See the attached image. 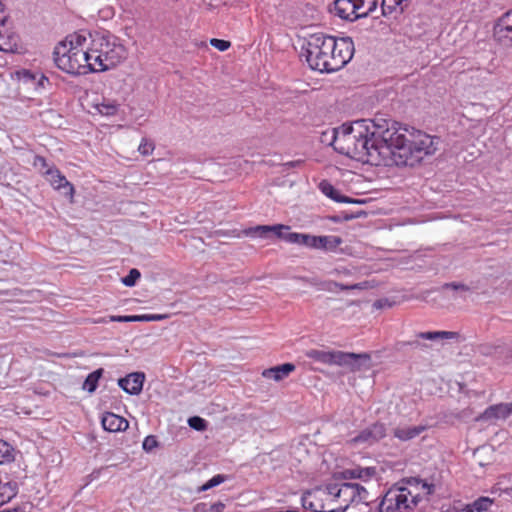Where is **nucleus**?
<instances>
[{"instance_id": "31", "label": "nucleus", "mask_w": 512, "mask_h": 512, "mask_svg": "<svg viewBox=\"0 0 512 512\" xmlns=\"http://www.w3.org/2000/svg\"><path fill=\"white\" fill-rule=\"evenodd\" d=\"M407 5L408 0H382V13L386 16L395 11L397 7H400V11L403 12Z\"/></svg>"}, {"instance_id": "47", "label": "nucleus", "mask_w": 512, "mask_h": 512, "mask_svg": "<svg viewBox=\"0 0 512 512\" xmlns=\"http://www.w3.org/2000/svg\"><path fill=\"white\" fill-rule=\"evenodd\" d=\"M361 214H365V213H364V212H361V213L356 214V215H354V214H347V213H345V214L343 215V217H342V218H343V220L348 221V220H351V219H354V218L360 217V215H361Z\"/></svg>"}, {"instance_id": "43", "label": "nucleus", "mask_w": 512, "mask_h": 512, "mask_svg": "<svg viewBox=\"0 0 512 512\" xmlns=\"http://www.w3.org/2000/svg\"><path fill=\"white\" fill-rule=\"evenodd\" d=\"M210 44L219 51H226L231 45L229 41L216 38L211 39Z\"/></svg>"}, {"instance_id": "10", "label": "nucleus", "mask_w": 512, "mask_h": 512, "mask_svg": "<svg viewBox=\"0 0 512 512\" xmlns=\"http://www.w3.org/2000/svg\"><path fill=\"white\" fill-rule=\"evenodd\" d=\"M333 11L339 18L351 22L364 17V13L358 14L355 0H335Z\"/></svg>"}, {"instance_id": "14", "label": "nucleus", "mask_w": 512, "mask_h": 512, "mask_svg": "<svg viewBox=\"0 0 512 512\" xmlns=\"http://www.w3.org/2000/svg\"><path fill=\"white\" fill-rule=\"evenodd\" d=\"M102 426L109 432L125 431L129 427V422L119 415L106 412L102 417Z\"/></svg>"}, {"instance_id": "42", "label": "nucleus", "mask_w": 512, "mask_h": 512, "mask_svg": "<svg viewBox=\"0 0 512 512\" xmlns=\"http://www.w3.org/2000/svg\"><path fill=\"white\" fill-rule=\"evenodd\" d=\"M158 442L155 436L149 435L143 441V449L147 452L152 451L155 447H157Z\"/></svg>"}, {"instance_id": "25", "label": "nucleus", "mask_w": 512, "mask_h": 512, "mask_svg": "<svg viewBox=\"0 0 512 512\" xmlns=\"http://www.w3.org/2000/svg\"><path fill=\"white\" fill-rule=\"evenodd\" d=\"M89 34L90 33L85 31L70 34L57 45H65L67 48L71 46V48H75V50L82 49L84 43L87 41V36H89Z\"/></svg>"}, {"instance_id": "45", "label": "nucleus", "mask_w": 512, "mask_h": 512, "mask_svg": "<svg viewBox=\"0 0 512 512\" xmlns=\"http://www.w3.org/2000/svg\"><path fill=\"white\" fill-rule=\"evenodd\" d=\"M302 164V161L301 160H296V161H289L285 164H283L284 167H286L287 169L288 168H294V167H298Z\"/></svg>"}, {"instance_id": "34", "label": "nucleus", "mask_w": 512, "mask_h": 512, "mask_svg": "<svg viewBox=\"0 0 512 512\" xmlns=\"http://www.w3.org/2000/svg\"><path fill=\"white\" fill-rule=\"evenodd\" d=\"M141 277V273L138 269L132 268L128 275L122 278V283L127 287H133L137 280Z\"/></svg>"}, {"instance_id": "41", "label": "nucleus", "mask_w": 512, "mask_h": 512, "mask_svg": "<svg viewBox=\"0 0 512 512\" xmlns=\"http://www.w3.org/2000/svg\"><path fill=\"white\" fill-rule=\"evenodd\" d=\"M154 150V144L151 141H148L147 139H142V142L140 143L138 147V151L142 155H149Z\"/></svg>"}, {"instance_id": "40", "label": "nucleus", "mask_w": 512, "mask_h": 512, "mask_svg": "<svg viewBox=\"0 0 512 512\" xmlns=\"http://www.w3.org/2000/svg\"><path fill=\"white\" fill-rule=\"evenodd\" d=\"M340 488V484L338 483H330L325 486L322 491L324 493H321V495H328V496H334L336 499H338V490Z\"/></svg>"}, {"instance_id": "13", "label": "nucleus", "mask_w": 512, "mask_h": 512, "mask_svg": "<svg viewBox=\"0 0 512 512\" xmlns=\"http://www.w3.org/2000/svg\"><path fill=\"white\" fill-rule=\"evenodd\" d=\"M144 373L135 372L118 380V385L130 395H138L143 389Z\"/></svg>"}, {"instance_id": "33", "label": "nucleus", "mask_w": 512, "mask_h": 512, "mask_svg": "<svg viewBox=\"0 0 512 512\" xmlns=\"http://www.w3.org/2000/svg\"><path fill=\"white\" fill-rule=\"evenodd\" d=\"M355 4L357 6L358 14L364 13V17H366L370 12L375 10L377 6L376 0H355Z\"/></svg>"}, {"instance_id": "8", "label": "nucleus", "mask_w": 512, "mask_h": 512, "mask_svg": "<svg viewBox=\"0 0 512 512\" xmlns=\"http://www.w3.org/2000/svg\"><path fill=\"white\" fill-rule=\"evenodd\" d=\"M386 436V427L383 423L376 422L361 430L349 442L352 445L371 446Z\"/></svg>"}, {"instance_id": "50", "label": "nucleus", "mask_w": 512, "mask_h": 512, "mask_svg": "<svg viewBox=\"0 0 512 512\" xmlns=\"http://www.w3.org/2000/svg\"><path fill=\"white\" fill-rule=\"evenodd\" d=\"M0 512H18L17 508H13V509H4V510H1Z\"/></svg>"}, {"instance_id": "16", "label": "nucleus", "mask_w": 512, "mask_h": 512, "mask_svg": "<svg viewBox=\"0 0 512 512\" xmlns=\"http://www.w3.org/2000/svg\"><path fill=\"white\" fill-rule=\"evenodd\" d=\"M316 238L317 236L315 235L291 232L290 230L285 231L283 236V240L286 241L287 243L305 246L310 249H315Z\"/></svg>"}, {"instance_id": "4", "label": "nucleus", "mask_w": 512, "mask_h": 512, "mask_svg": "<svg viewBox=\"0 0 512 512\" xmlns=\"http://www.w3.org/2000/svg\"><path fill=\"white\" fill-rule=\"evenodd\" d=\"M91 38L90 50L93 53L95 72L106 71L126 58L125 47L117 41V38L105 33L89 34Z\"/></svg>"}, {"instance_id": "7", "label": "nucleus", "mask_w": 512, "mask_h": 512, "mask_svg": "<svg viewBox=\"0 0 512 512\" xmlns=\"http://www.w3.org/2000/svg\"><path fill=\"white\" fill-rule=\"evenodd\" d=\"M362 493H367L365 488L357 483H341L338 490V499L342 503L335 507L338 512H345L351 503H359L362 500Z\"/></svg>"}, {"instance_id": "19", "label": "nucleus", "mask_w": 512, "mask_h": 512, "mask_svg": "<svg viewBox=\"0 0 512 512\" xmlns=\"http://www.w3.org/2000/svg\"><path fill=\"white\" fill-rule=\"evenodd\" d=\"M510 11H507L494 26V37L499 42H505L509 39V34L512 32V26L508 24Z\"/></svg>"}, {"instance_id": "2", "label": "nucleus", "mask_w": 512, "mask_h": 512, "mask_svg": "<svg viewBox=\"0 0 512 512\" xmlns=\"http://www.w3.org/2000/svg\"><path fill=\"white\" fill-rule=\"evenodd\" d=\"M354 55V43L350 37L336 39L323 32L304 37L302 56L309 67L319 72H334L344 67Z\"/></svg>"}, {"instance_id": "44", "label": "nucleus", "mask_w": 512, "mask_h": 512, "mask_svg": "<svg viewBox=\"0 0 512 512\" xmlns=\"http://www.w3.org/2000/svg\"><path fill=\"white\" fill-rule=\"evenodd\" d=\"M405 345H408V346H411L413 348H423V347H427V345L425 344H422L419 340H413V341H408L406 343H404Z\"/></svg>"}, {"instance_id": "18", "label": "nucleus", "mask_w": 512, "mask_h": 512, "mask_svg": "<svg viewBox=\"0 0 512 512\" xmlns=\"http://www.w3.org/2000/svg\"><path fill=\"white\" fill-rule=\"evenodd\" d=\"M295 370V365L292 363H284L269 369H265L262 373L263 377L280 381L286 378L291 372Z\"/></svg>"}, {"instance_id": "26", "label": "nucleus", "mask_w": 512, "mask_h": 512, "mask_svg": "<svg viewBox=\"0 0 512 512\" xmlns=\"http://www.w3.org/2000/svg\"><path fill=\"white\" fill-rule=\"evenodd\" d=\"M459 334L457 332L452 331H427V332H419L416 337L424 340H448V339H456Z\"/></svg>"}, {"instance_id": "48", "label": "nucleus", "mask_w": 512, "mask_h": 512, "mask_svg": "<svg viewBox=\"0 0 512 512\" xmlns=\"http://www.w3.org/2000/svg\"><path fill=\"white\" fill-rule=\"evenodd\" d=\"M4 12V4L0 1V13ZM6 16H0V24L4 27Z\"/></svg>"}, {"instance_id": "36", "label": "nucleus", "mask_w": 512, "mask_h": 512, "mask_svg": "<svg viewBox=\"0 0 512 512\" xmlns=\"http://www.w3.org/2000/svg\"><path fill=\"white\" fill-rule=\"evenodd\" d=\"M335 288H339L341 290H353V289H360V284H353V285H345L341 284L335 281H329L326 283L325 289L328 291H334Z\"/></svg>"}, {"instance_id": "12", "label": "nucleus", "mask_w": 512, "mask_h": 512, "mask_svg": "<svg viewBox=\"0 0 512 512\" xmlns=\"http://www.w3.org/2000/svg\"><path fill=\"white\" fill-rule=\"evenodd\" d=\"M322 488H317L312 491H307L302 496V506L305 510L310 512H338V509L324 510L323 500L321 498Z\"/></svg>"}, {"instance_id": "49", "label": "nucleus", "mask_w": 512, "mask_h": 512, "mask_svg": "<svg viewBox=\"0 0 512 512\" xmlns=\"http://www.w3.org/2000/svg\"><path fill=\"white\" fill-rule=\"evenodd\" d=\"M44 82H48V78L46 76L42 75L39 80V85L44 86Z\"/></svg>"}, {"instance_id": "17", "label": "nucleus", "mask_w": 512, "mask_h": 512, "mask_svg": "<svg viewBox=\"0 0 512 512\" xmlns=\"http://www.w3.org/2000/svg\"><path fill=\"white\" fill-rule=\"evenodd\" d=\"M319 189L321 192L329 197L330 199L334 200L335 202L339 203H361L362 201L357 199H352L348 196L341 195L340 192L328 181L323 180L319 184Z\"/></svg>"}, {"instance_id": "39", "label": "nucleus", "mask_w": 512, "mask_h": 512, "mask_svg": "<svg viewBox=\"0 0 512 512\" xmlns=\"http://www.w3.org/2000/svg\"><path fill=\"white\" fill-rule=\"evenodd\" d=\"M33 166L38 169L43 175L44 171L48 168H55L54 166H49L46 159L43 156L35 155L33 160Z\"/></svg>"}, {"instance_id": "37", "label": "nucleus", "mask_w": 512, "mask_h": 512, "mask_svg": "<svg viewBox=\"0 0 512 512\" xmlns=\"http://www.w3.org/2000/svg\"><path fill=\"white\" fill-rule=\"evenodd\" d=\"M224 481H225V476L221 475V474H217V475L213 476L210 480H208L205 484H203L199 488V491H206L210 488H213V487L223 483Z\"/></svg>"}, {"instance_id": "38", "label": "nucleus", "mask_w": 512, "mask_h": 512, "mask_svg": "<svg viewBox=\"0 0 512 512\" xmlns=\"http://www.w3.org/2000/svg\"><path fill=\"white\" fill-rule=\"evenodd\" d=\"M188 424L191 428L197 431H204L207 427V422L199 416H193L188 419Z\"/></svg>"}, {"instance_id": "5", "label": "nucleus", "mask_w": 512, "mask_h": 512, "mask_svg": "<svg viewBox=\"0 0 512 512\" xmlns=\"http://www.w3.org/2000/svg\"><path fill=\"white\" fill-rule=\"evenodd\" d=\"M93 53L90 47L88 50L66 47L65 45H56L53 51V59L56 66L72 75H82L88 72H95L96 65L92 62Z\"/></svg>"}, {"instance_id": "32", "label": "nucleus", "mask_w": 512, "mask_h": 512, "mask_svg": "<svg viewBox=\"0 0 512 512\" xmlns=\"http://www.w3.org/2000/svg\"><path fill=\"white\" fill-rule=\"evenodd\" d=\"M98 112L105 116H113L118 112L119 105L115 101H107L99 103L96 106Z\"/></svg>"}, {"instance_id": "11", "label": "nucleus", "mask_w": 512, "mask_h": 512, "mask_svg": "<svg viewBox=\"0 0 512 512\" xmlns=\"http://www.w3.org/2000/svg\"><path fill=\"white\" fill-rule=\"evenodd\" d=\"M44 175L47 177L50 184L54 189L62 192L63 195L73 197L74 187L73 185L66 179L64 175L55 167L48 168L44 171Z\"/></svg>"}, {"instance_id": "29", "label": "nucleus", "mask_w": 512, "mask_h": 512, "mask_svg": "<svg viewBox=\"0 0 512 512\" xmlns=\"http://www.w3.org/2000/svg\"><path fill=\"white\" fill-rule=\"evenodd\" d=\"M103 372H104L103 368H99V369H96L95 371L91 372L86 377L85 381L83 382V385H82L83 390H85L89 393H93L98 387V382H99L100 378L102 377Z\"/></svg>"}, {"instance_id": "46", "label": "nucleus", "mask_w": 512, "mask_h": 512, "mask_svg": "<svg viewBox=\"0 0 512 512\" xmlns=\"http://www.w3.org/2000/svg\"><path fill=\"white\" fill-rule=\"evenodd\" d=\"M225 508V505L221 502H217L211 506L213 512H221Z\"/></svg>"}, {"instance_id": "23", "label": "nucleus", "mask_w": 512, "mask_h": 512, "mask_svg": "<svg viewBox=\"0 0 512 512\" xmlns=\"http://www.w3.org/2000/svg\"><path fill=\"white\" fill-rule=\"evenodd\" d=\"M425 430V426H403L397 427L393 431V435L401 441H408L416 438Z\"/></svg>"}, {"instance_id": "15", "label": "nucleus", "mask_w": 512, "mask_h": 512, "mask_svg": "<svg viewBox=\"0 0 512 512\" xmlns=\"http://www.w3.org/2000/svg\"><path fill=\"white\" fill-rule=\"evenodd\" d=\"M512 411V404H498L488 407L480 416L479 420L493 421L507 418Z\"/></svg>"}, {"instance_id": "52", "label": "nucleus", "mask_w": 512, "mask_h": 512, "mask_svg": "<svg viewBox=\"0 0 512 512\" xmlns=\"http://www.w3.org/2000/svg\"><path fill=\"white\" fill-rule=\"evenodd\" d=\"M375 306H377V307H381L380 301H377V302L375 303Z\"/></svg>"}, {"instance_id": "20", "label": "nucleus", "mask_w": 512, "mask_h": 512, "mask_svg": "<svg viewBox=\"0 0 512 512\" xmlns=\"http://www.w3.org/2000/svg\"><path fill=\"white\" fill-rule=\"evenodd\" d=\"M376 474V469L374 467H355L351 469H345L341 472L343 479H361L368 480Z\"/></svg>"}, {"instance_id": "1", "label": "nucleus", "mask_w": 512, "mask_h": 512, "mask_svg": "<svg viewBox=\"0 0 512 512\" xmlns=\"http://www.w3.org/2000/svg\"><path fill=\"white\" fill-rule=\"evenodd\" d=\"M330 144L350 158L376 166H415L437 150L438 138L385 119H361L333 128Z\"/></svg>"}, {"instance_id": "53", "label": "nucleus", "mask_w": 512, "mask_h": 512, "mask_svg": "<svg viewBox=\"0 0 512 512\" xmlns=\"http://www.w3.org/2000/svg\"><path fill=\"white\" fill-rule=\"evenodd\" d=\"M285 512H294L293 510H286Z\"/></svg>"}, {"instance_id": "22", "label": "nucleus", "mask_w": 512, "mask_h": 512, "mask_svg": "<svg viewBox=\"0 0 512 512\" xmlns=\"http://www.w3.org/2000/svg\"><path fill=\"white\" fill-rule=\"evenodd\" d=\"M343 242L342 238L334 235L317 236L315 249L323 251H335Z\"/></svg>"}, {"instance_id": "30", "label": "nucleus", "mask_w": 512, "mask_h": 512, "mask_svg": "<svg viewBox=\"0 0 512 512\" xmlns=\"http://www.w3.org/2000/svg\"><path fill=\"white\" fill-rule=\"evenodd\" d=\"M15 449L7 441L0 439V465L14 460Z\"/></svg>"}, {"instance_id": "51", "label": "nucleus", "mask_w": 512, "mask_h": 512, "mask_svg": "<svg viewBox=\"0 0 512 512\" xmlns=\"http://www.w3.org/2000/svg\"><path fill=\"white\" fill-rule=\"evenodd\" d=\"M498 489L501 491H504V492H508V490H509V488H501V487H499Z\"/></svg>"}, {"instance_id": "21", "label": "nucleus", "mask_w": 512, "mask_h": 512, "mask_svg": "<svg viewBox=\"0 0 512 512\" xmlns=\"http://www.w3.org/2000/svg\"><path fill=\"white\" fill-rule=\"evenodd\" d=\"M167 318L164 314H143V315H129V316H113L112 321L117 322H153L161 321Z\"/></svg>"}, {"instance_id": "27", "label": "nucleus", "mask_w": 512, "mask_h": 512, "mask_svg": "<svg viewBox=\"0 0 512 512\" xmlns=\"http://www.w3.org/2000/svg\"><path fill=\"white\" fill-rule=\"evenodd\" d=\"M17 40L15 34L0 29V51L14 52L17 49Z\"/></svg>"}, {"instance_id": "35", "label": "nucleus", "mask_w": 512, "mask_h": 512, "mask_svg": "<svg viewBox=\"0 0 512 512\" xmlns=\"http://www.w3.org/2000/svg\"><path fill=\"white\" fill-rule=\"evenodd\" d=\"M442 290H454L456 292H461V293H465V292H470L471 291V288L464 284V283H461V282H450V283H445L442 285Z\"/></svg>"}, {"instance_id": "9", "label": "nucleus", "mask_w": 512, "mask_h": 512, "mask_svg": "<svg viewBox=\"0 0 512 512\" xmlns=\"http://www.w3.org/2000/svg\"><path fill=\"white\" fill-rule=\"evenodd\" d=\"M290 230V227L283 224L276 225H258L251 227L245 231L247 236L262 239H271L276 237L283 240L285 231Z\"/></svg>"}, {"instance_id": "24", "label": "nucleus", "mask_w": 512, "mask_h": 512, "mask_svg": "<svg viewBox=\"0 0 512 512\" xmlns=\"http://www.w3.org/2000/svg\"><path fill=\"white\" fill-rule=\"evenodd\" d=\"M495 499L490 497H479L470 504H467L460 512H486L490 509Z\"/></svg>"}, {"instance_id": "6", "label": "nucleus", "mask_w": 512, "mask_h": 512, "mask_svg": "<svg viewBox=\"0 0 512 512\" xmlns=\"http://www.w3.org/2000/svg\"><path fill=\"white\" fill-rule=\"evenodd\" d=\"M307 356L317 362L348 367L352 371L360 370V360H370V356L366 353L356 354L343 351H323V350H310Z\"/></svg>"}, {"instance_id": "3", "label": "nucleus", "mask_w": 512, "mask_h": 512, "mask_svg": "<svg viewBox=\"0 0 512 512\" xmlns=\"http://www.w3.org/2000/svg\"><path fill=\"white\" fill-rule=\"evenodd\" d=\"M408 486L390 488L379 504L378 512H395L401 509H413L420 501V491L430 495L434 491V485L419 478H410Z\"/></svg>"}, {"instance_id": "28", "label": "nucleus", "mask_w": 512, "mask_h": 512, "mask_svg": "<svg viewBox=\"0 0 512 512\" xmlns=\"http://www.w3.org/2000/svg\"><path fill=\"white\" fill-rule=\"evenodd\" d=\"M16 494L17 484L0 478V506L10 501Z\"/></svg>"}]
</instances>
